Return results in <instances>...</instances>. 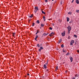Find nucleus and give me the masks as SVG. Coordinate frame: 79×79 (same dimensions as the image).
Here are the masks:
<instances>
[{"instance_id":"obj_18","label":"nucleus","mask_w":79,"mask_h":79,"mask_svg":"<svg viewBox=\"0 0 79 79\" xmlns=\"http://www.w3.org/2000/svg\"><path fill=\"white\" fill-rule=\"evenodd\" d=\"M40 49L41 50H43V49H44V48L43 47H40Z\"/></svg>"},{"instance_id":"obj_26","label":"nucleus","mask_w":79,"mask_h":79,"mask_svg":"<svg viewBox=\"0 0 79 79\" xmlns=\"http://www.w3.org/2000/svg\"><path fill=\"white\" fill-rule=\"evenodd\" d=\"M34 25H35V23H33L32 26H34Z\"/></svg>"},{"instance_id":"obj_35","label":"nucleus","mask_w":79,"mask_h":79,"mask_svg":"<svg viewBox=\"0 0 79 79\" xmlns=\"http://www.w3.org/2000/svg\"><path fill=\"white\" fill-rule=\"evenodd\" d=\"M72 79H76V78L74 77H73Z\"/></svg>"},{"instance_id":"obj_22","label":"nucleus","mask_w":79,"mask_h":79,"mask_svg":"<svg viewBox=\"0 0 79 79\" xmlns=\"http://www.w3.org/2000/svg\"><path fill=\"white\" fill-rule=\"evenodd\" d=\"M15 33H13L12 34V35H13V37H14V36H15Z\"/></svg>"},{"instance_id":"obj_32","label":"nucleus","mask_w":79,"mask_h":79,"mask_svg":"<svg viewBox=\"0 0 79 79\" xmlns=\"http://www.w3.org/2000/svg\"><path fill=\"white\" fill-rule=\"evenodd\" d=\"M39 52H41V49H39Z\"/></svg>"},{"instance_id":"obj_25","label":"nucleus","mask_w":79,"mask_h":79,"mask_svg":"<svg viewBox=\"0 0 79 79\" xmlns=\"http://www.w3.org/2000/svg\"><path fill=\"white\" fill-rule=\"evenodd\" d=\"M41 27H43L44 26V25L43 24H41Z\"/></svg>"},{"instance_id":"obj_29","label":"nucleus","mask_w":79,"mask_h":79,"mask_svg":"<svg viewBox=\"0 0 79 79\" xmlns=\"http://www.w3.org/2000/svg\"><path fill=\"white\" fill-rule=\"evenodd\" d=\"M33 16V15H31L30 16V17H31V18H32Z\"/></svg>"},{"instance_id":"obj_23","label":"nucleus","mask_w":79,"mask_h":79,"mask_svg":"<svg viewBox=\"0 0 79 79\" xmlns=\"http://www.w3.org/2000/svg\"><path fill=\"white\" fill-rule=\"evenodd\" d=\"M37 46L38 47H40V45H39V44H37Z\"/></svg>"},{"instance_id":"obj_19","label":"nucleus","mask_w":79,"mask_h":79,"mask_svg":"<svg viewBox=\"0 0 79 79\" xmlns=\"http://www.w3.org/2000/svg\"><path fill=\"white\" fill-rule=\"evenodd\" d=\"M63 52H66V50H64V49H63Z\"/></svg>"},{"instance_id":"obj_9","label":"nucleus","mask_w":79,"mask_h":79,"mask_svg":"<svg viewBox=\"0 0 79 79\" xmlns=\"http://www.w3.org/2000/svg\"><path fill=\"white\" fill-rule=\"evenodd\" d=\"M43 35L44 36H45V35H48V33H44Z\"/></svg>"},{"instance_id":"obj_38","label":"nucleus","mask_w":79,"mask_h":79,"mask_svg":"<svg viewBox=\"0 0 79 79\" xmlns=\"http://www.w3.org/2000/svg\"><path fill=\"white\" fill-rule=\"evenodd\" d=\"M48 20H49V21H50V20H51V19H48Z\"/></svg>"},{"instance_id":"obj_10","label":"nucleus","mask_w":79,"mask_h":79,"mask_svg":"<svg viewBox=\"0 0 79 79\" xmlns=\"http://www.w3.org/2000/svg\"><path fill=\"white\" fill-rule=\"evenodd\" d=\"M61 39H60V40H59V42H58V44H60V43H61Z\"/></svg>"},{"instance_id":"obj_42","label":"nucleus","mask_w":79,"mask_h":79,"mask_svg":"<svg viewBox=\"0 0 79 79\" xmlns=\"http://www.w3.org/2000/svg\"><path fill=\"white\" fill-rule=\"evenodd\" d=\"M67 72H68V71H66V72H65V73H67Z\"/></svg>"},{"instance_id":"obj_45","label":"nucleus","mask_w":79,"mask_h":79,"mask_svg":"<svg viewBox=\"0 0 79 79\" xmlns=\"http://www.w3.org/2000/svg\"><path fill=\"white\" fill-rule=\"evenodd\" d=\"M52 0V1H53L54 0Z\"/></svg>"},{"instance_id":"obj_5","label":"nucleus","mask_w":79,"mask_h":79,"mask_svg":"<svg viewBox=\"0 0 79 79\" xmlns=\"http://www.w3.org/2000/svg\"><path fill=\"white\" fill-rule=\"evenodd\" d=\"M65 31H64L63 33H62V35L63 36H64L65 35Z\"/></svg>"},{"instance_id":"obj_1","label":"nucleus","mask_w":79,"mask_h":79,"mask_svg":"<svg viewBox=\"0 0 79 79\" xmlns=\"http://www.w3.org/2000/svg\"><path fill=\"white\" fill-rule=\"evenodd\" d=\"M38 10H39V9H38V7H35V10L34 11L35 13L37 12V11H38Z\"/></svg>"},{"instance_id":"obj_3","label":"nucleus","mask_w":79,"mask_h":79,"mask_svg":"<svg viewBox=\"0 0 79 79\" xmlns=\"http://www.w3.org/2000/svg\"><path fill=\"white\" fill-rule=\"evenodd\" d=\"M74 40H72L71 41V42H70V45L72 46L73 45V44H74Z\"/></svg>"},{"instance_id":"obj_15","label":"nucleus","mask_w":79,"mask_h":79,"mask_svg":"<svg viewBox=\"0 0 79 79\" xmlns=\"http://www.w3.org/2000/svg\"><path fill=\"white\" fill-rule=\"evenodd\" d=\"M76 13H79V10H76Z\"/></svg>"},{"instance_id":"obj_16","label":"nucleus","mask_w":79,"mask_h":79,"mask_svg":"<svg viewBox=\"0 0 79 79\" xmlns=\"http://www.w3.org/2000/svg\"><path fill=\"white\" fill-rule=\"evenodd\" d=\"M75 77H78L79 76V75L77 74L75 75Z\"/></svg>"},{"instance_id":"obj_14","label":"nucleus","mask_w":79,"mask_h":79,"mask_svg":"<svg viewBox=\"0 0 79 79\" xmlns=\"http://www.w3.org/2000/svg\"><path fill=\"white\" fill-rule=\"evenodd\" d=\"M58 67H57L56 68L55 71H56L58 70Z\"/></svg>"},{"instance_id":"obj_12","label":"nucleus","mask_w":79,"mask_h":79,"mask_svg":"<svg viewBox=\"0 0 79 79\" xmlns=\"http://www.w3.org/2000/svg\"><path fill=\"white\" fill-rule=\"evenodd\" d=\"M67 21L68 22L69 21V18L68 17L67 18Z\"/></svg>"},{"instance_id":"obj_41","label":"nucleus","mask_w":79,"mask_h":79,"mask_svg":"<svg viewBox=\"0 0 79 79\" xmlns=\"http://www.w3.org/2000/svg\"><path fill=\"white\" fill-rule=\"evenodd\" d=\"M44 19V21H45V19Z\"/></svg>"},{"instance_id":"obj_8","label":"nucleus","mask_w":79,"mask_h":79,"mask_svg":"<svg viewBox=\"0 0 79 79\" xmlns=\"http://www.w3.org/2000/svg\"><path fill=\"white\" fill-rule=\"evenodd\" d=\"M76 3L77 4H79V0H76Z\"/></svg>"},{"instance_id":"obj_24","label":"nucleus","mask_w":79,"mask_h":79,"mask_svg":"<svg viewBox=\"0 0 79 79\" xmlns=\"http://www.w3.org/2000/svg\"><path fill=\"white\" fill-rule=\"evenodd\" d=\"M68 15H71V12H69L68 13Z\"/></svg>"},{"instance_id":"obj_36","label":"nucleus","mask_w":79,"mask_h":79,"mask_svg":"<svg viewBox=\"0 0 79 79\" xmlns=\"http://www.w3.org/2000/svg\"><path fill=\"white\" fill-rule=\"evenodd\" d=\"M77 52H78V53H79V50H77Z\"/></svg>"},{"instance_id":"obj_31","label":"nucleus","mask_w":79,"mask_h":79,"mask_svg":"<svg viewBox=\"0 0 79 79\" xmlns=\"http://www.w3.org/2000/svg\"><path fill=\"white\" fill-rule=\"evenodd\" d=\"M62 1H61V2H60V4L61 5H62Z\"/></svg>"},{"instance_id":"obj_33","label":"nucleus","mask_w":79,"mask_h":79,"mask_svg":"<svg viewBox=\"0 0 79 79\" xmlns=\"http://www.w3.org/2000/svg\"><path fill=\"white\" fill-rule=\"evenodd\" d=\"M52 24L53 26H54V25H55V24H54V23H52Z\"/></svg>"},{"instance_id":"obj_20","label":"nucleus","mask_w":79,"mask_h":79,"mask_svg":"<svg viewBox=\"0 0 79 79\" xmlns=\"http://www.w3.org/2000/svg\"><path fill=\"white\" fill-rule=\"evenodd\" d=\"M38 24H39V20H37V22H36Z\"/></svg>"},{"instance_id":"obj_13","label":"nucleus","mask_w":79,"mask_h":79,"mask_svg":"<svg viewBox=\"0 0 79 79\" xmlns=\"http://www.w3.org/2000/svg\"><path fill=\"white\" fill-rule=\"evenodd\" d=\"M39 30H37V32L36 33V35H37V34H38V33H39Z\"/></svg>"},{"instance_id":"obj_7","label":"nucleus","mask_w":79,"mask_h":79,"mask_svg":"<svg viewBox=\"0 0 79 79\" xmlns=\"http://www.w3.org/2000/svg\"><path fill=\"white\" fill-rule=\"evenodd\" d=\"M38 35L36 36L35 38V40H36V41H37V38H38Z\"/></svg>"},{"instance_id":"obj_2","label":"nucleus","mask_w":79,"mask_h":79,"mask_svg":"<svg viewBox=\"0 0 79 79\" xmlns=\"http://www.w3.org/2000/svg\"><path fill=\"white\" fill-rule=\"evenodd\" d=\"M68 29V33L69 34V32H70V31L71 30V27L70 26H69L68 27H67Z\"/></svg>"},{"instance_id":"obj_27","label":"nucleus","mask_w":79,"mask_h":79,"mask_svg":"<svg viewBox=\"0 0 79 79\" xmlns=\"http://www.w3.org/2000/svg\"><path fill=\"white\" fill-rule=\"evenodd\" d=\"M49 29H50V30H52V28L51 27H50L49 28Z\"/></svg>"},{"instance_id":"obj_28","label":"nucleus","mask_w":79,"mask_h":79,"mask_svg":"<svg viewBox=\"0 0 79 79\" xmlns=\"http://www.w3.org/2000/svg\"><path fill=\"white\" fill-rule=\"evenodd\" d=\"M74 37H77V35H74Z\"/></svg>"},{"instance_id":"obj_4","label":"nucleus","mask_w":79,"mask_h":79,"mask_svg":"<svg viewBox=\"0 0 79 79\" xmlns=\"http://www.w3.org/2000/svg\"><path fill=\"white\" fill-rule=\"evenodd\" d=\"M69 58L71 62H73V57H69Z\"/></svg>"},{"instance_id":"obj_44","label":"nucleus","mask_w":79,"mask_h":79,"mask_svg":"<svg viewBox=\"0 0 79 79\" xmlns=\"http://www.w3.org/2000/svg\"><path fill=\"white\" fill-rule=\"evenodd\" d=\"M48 64V63H47L46 64Z\"/></svg>"},{"instance_id":"obj_39","label":"nucleus","mask_w":79,"mask_h":79,"mask_svg":"<svg viewBox=\"0 0 79 79\" xmlns=\"http://www.w3.org/2000/svg\"><path fill=\"white\" fill-rule=\"evenodd\" d=\"M74 2V0H73L72 3H73Z\"/></svg>"},{"instance_id":"obj_40","label":"nucleus","mask_w":79,"mask_h":79,"mask_svg":"<svg viewBox=\"0 0 79 79\" xmlns=\"http://www.w3.org/2000/svg\"><path fill=\"white\" fill-rule=\"evenodd\" d=\"M27 75H28V76H29V74H27Z\"/></svg>"},{"instance_id":"obj_30","label":"nucleus","mask_w":79,"mask_h":79,"mask_svg":"<svg viewBox=\"0 0 79 79\" xmlns=\"http://www.w3.org/2000/svg\"><path fill=\"white\" fill-rule=\"evenodd\" d=\"M45 2H48V1L47 0H45Z\"/></svg>"},{"instance_id":"obj_37","label":"nucleus","mask_w":79,"mask_h":79,"mask_svg":"<svg viewBox=\"0 0 79 79\" xmlns=\"http://www.w3.org/2000/svg\"><path fill=\"white\" fill-rule=\"evenodd\" d=\"M45 16H43V19H45Z\"/></svg>"},{"instance_id":"obj_34","label":"nucleus","mask_w":79,"mask_h":79,"mask_svg":"<svg viewBox=\"0 0 79 79\" xmlns=\"http://www.w3.org/2000/svg\"><path fill=\"white\" fill-rule=\"evenodd\" d=\"M69 55V53H67V54H66V55L68 56Z\"/></svg>"},{"instance_id":"obj_43","label":"nucleus","mask_w":79,"mask_h":79,"mask_svg":"<svg viewBox=\"0 0 79 79\" xmlns=\"http://www.w3.org/2000/svg\"><path fill=\"white\" fill-rule=\"evenodd\" d=\"M48 60H47V62H48Z\"/></svg>"},{"instance_id":"obj_17","label":"nucleus","mask_w":79,"mask_h":79,"mask_svg":"<svg viewBox=\"0 0 79 79\" xmlns=\"http://www.w3.org/2000/svg\"><path fill=\"white\" fill-rule=\"evenodd\" d=\"M42 13H43V14H44V15H45V12H44V11H42Z\"/></svg>"},{"instance_id":"obj_6","label":"nucleus","mask_w":79,"mask_h":79,"mask_svg":"<svg viewBox=\"0 0 79 79\" xmlns=\"http://www.w3.org/2000/svg\"><path fill=\"white\" fill-rule=\"evenodd\" d=\"M53 34H54V33L52 32L49 35H50V36H52Z\"/></svg>"},{"instance_id":"obj_21","label":"nucleus","mask_w":79,"mask_h":79,"mask_svg":"<svg viewBox=\"0 0 79 79\" xmlns=\"http://www.w3.org/2000/svg\"><path fill=\"white\" fill-rule=\"evenodd\" d=\"M61 47H62V48H63V47H64V45H63V44H62L61 45Z\"/></svg>"},{"instance_id":"obj_11","label":"nucleus","mask_w":79,"mask_h":79,"mask_svg":"<svg viewBox=\"0 0 79 79\" xmlns=\"http://www.w3.org/2000/svg\"><path fill=\"white\" fill-rule=\"evenodd\" d=\"M44 68H45V69H46V68H47V66H46V65L45 64L44 65Z\"/></svg>"}]
</instances>
